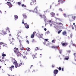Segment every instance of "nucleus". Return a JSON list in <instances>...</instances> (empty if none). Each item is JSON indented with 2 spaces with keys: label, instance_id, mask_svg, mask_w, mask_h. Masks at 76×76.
Here are the masks:
<instances>
[{
  "label": "nucleus",
  "instance_id": "6ab92c4d",
  "mask_svg": "<svg viewBox=\"0 0 76 76\" xmlns=\"http://www.w3.org/2000/svg\"><path fill=\"white\" fill-rule=\"evenodd\" d=\"M20 48L21 50H23L24 49V48L23 47V46L22 45H20Z\"/></svg>",
  "mask_w": 76,
  "mask_h": 76
},
{
  "label": "nucleus",
  "instance_id": "ddd939ff",
  "mask_svg": "<svg viewBox=\"0 0 76 76\" xmlns=\"http://www.w3.org/2000/svg\"><path fill=\"white\" fill-rule=\"evenodd\" d=\"M14 67V66H11V67H9V69L10 70H11V71H12V68H13Z\"/></svg>",
  "mask_w": 76,
  "mask_h": 76
},
{
  "label": "nucleus",
  "instance_id": "2f4dec72",
  "mask_svg": "<svg viewBox=\"0 0 76 76\" xmlns=\"http://www.w3.org/2000/svg\"><path fill=\"white\" fill-rule=\"evenodd\" d=\"M20 65H24V64H23V62H21V61L20 63Z\"/></svg>",
  "mask_w": 76,
  "mask_h": 76
},
{
  "label": "nucleus",
  "instance_id": "1a4fd4ad",
  "mask_svg": "<svg viewBox=\"0 0 76 76\" xmlns=\"http://www.w3.org/2000/svg\"><path fill=\"white\" fill-rule=\"evenodd\" d=\"M37 37L39 38H42V35L41 34H37Z\"/></svg>",
  "mask_w": 76,
  "mask_h": 76
},
{
  "label": "nucleus",
  "instance_id": "69168bd1",
  "mask_svg": "<svg viewBox=\"0 0 76 76\" xmlns=\"http://www.w3.org/2000/svg\"><path fill=\"white\" fill-rule=\"evenodd\" d=\"M49 22H51V20H50Z\"/></svg>",
  "mask_w": 76,
  "mask_h": 76
},
{
  "label": "nucleus",
  "instance_id": "603ef678",
  "mask_svg": "<svg viewBox=\"0 0 76 76\" xmlns=\"http://www.w3.org/2000/svg\"><path fill=\"white\" fill-rule=\"evenodd\" d=\"M62 70L63 72V71H64V68H62Z\"/></svg>",
  "mask_w": 76,
  "mask_h": 76
},
{
  "label": "nucleus",
  "instance_id": "a878e982",
  "mask_svg": "<svg viewBox=\"0 0 76 76\" xmlns=\"http://www.w3.org/2000/svg\"><path fill=\"white\" fill-rule=\"evenodd\" d=\"M56 68L57 69H58L59 71H60V70H61V67H59L58 68V67H57Z\"/></svg>",
  "mask_w": 76,
  "mask_h": 76
},
{
  "label": "nucleus",
  "instance_id": "6e6552de",
  "mask_svg": "<svg viewBox=\"0 0 76 76\" xmlns=\"http://www.w3.org/2000/svg\"><path fill=\"white\" fill-rule=\"evenodd\" d=\"M24 25L25 26L26 28V29H28L29 28V26L27 24V23H24Z\"/></svg>",
  "mask_w": 76,
  "mask_h": 76
},
{
  "label": "nucleus",
  "instance_id": "a211bd4d",
  "mask_svg": "<svg viewBox=\"0 0 76 76\" xmlns=\"http://www.w3.org/2000/svg\"><path fill=\"white\" fill-rule=\"evenodd\" d=\"M45 15H42L41 14H40L39 15V16H40V18L41 19L43 18L44 17V16H45Z\"/></svg>",
  "mask_w": 76,
  "mask_h": 76
},
{
  "label": "nucleus",
  "instance_id": "0eeeda50",
  "mask_svg": "<svg viewBox=\"0 0 76 76\" xmlns=\"http://www.w3.org/2000/svg\"><path fill=\"white\" fill-rule=\"evenodd\" d=\"M16 54L17 57H20L22 56V54L19 51L17 52Z\"/></svg>",
  "mask_w": 76,
  "mask_h": 76
},
{
  "label": "nucleus",
  "instance_id": "37998d69",
  "mask_svg": "<svg viewBox=\"0 0 76 76\" xmlns=\"http://www.w3.org/2000/svg\"><path fill=\"white\" fill-rule=\"evenodd\" d=\"M24 54H27V52H26V51H25L24 52Z\"/></svg>",
  "mask_w": 76,
  "mask_h": 76
},
{
  "label": "nucleus",
  "instance_id": "f257e3e1",
  "mask_svg": "<svg viewBox=\"0 0 76 76\" xmlns=\"http://www.w3.org/2000/svg\"><path fill=\"white\" fill-rule=\"evenodd\" d=\"M68 18H69V20L70 22H73L75 20L76 16H73L72 15H70L68 16Z\"/></svg>",
  "mask_w": 76,
  "mask_h": 76
},
{
  "label": "nucleus",
  "instance_id": "4d7b16f0",
  "mask_svg": "<svg viewBox=\"0 0 76 76\" xmlns=\"http://www.w3.org/2000/svg\"><path fill=\"white\" fill-rule=\"evenodd\" d=\"M1 62H4V60H2L1 61Z\"/></svg>",
  "mask_w": 76,
  "mask_h": 76
},
{
  "label": "nucleus",
  "instance_id": "13d9d810",
  "mask_svg": "<svg viewBox=\"0 0 76 76\" xmlns=\"http://www.w3.org/2000/svg\"><path fill=\"white\" fill-rule=\"evenodd\" d=\"M2 59H4V57H2Z\"/></svg>",
  "mask_w": 76,
  "mask_h": 76
},
{
  "label": "nucleus",
  "instance_id": "e2e57ef3",
  "mask_svg": "<svg viewBox=\"0 0 76 76\" xmlns=\"http://www.w3.org/2000/svg\"><path fill=\"white\" fill-rule=\"evenodd\" d=\"M73 25H75V23H73Z\"/></svg>",
  "mask_w": 76,
  "mask_h": 76
},
{
  "label": "nucleus",
  "instance_id": "8fccbe9b",
  "mask_svg": "<svg viewBox=\"0 0 76 76\" xmlns=\"http://www.w3.org/2000/svg\"><path fill=\"white\" fill-rule=\"evenodd\" d=\"M59 25H62V23H59Z\"/></svg>",
  "mask_w": 76,
  "mask_h": 76
},
{
  "label": "nucleus",
  "instance_id": "9d476101",
  "mask_svg": "<svg viewBox=\"0 0 76 76\" xmlns=\"http://www.w3.org/2000/svg\"><path fill=\"white\" fill-rule=\"evenodd\" d=\"M61 44L63 46H66V45L69 44L67 43V42H65V43L62 42L61 43Z\"/></svg>",
  "mask_w": 76,
  "mask_h": 76
},
{
  "label": "nucleus",
  "instance_id": "58836bf2",
  "mask_svg": "<svg viewBox=\"0 0 76 76\" xmlns=\"http://www.w3.org/2000/svg\"><path fill=\"white\" fill-rule=\"evenodd\" d=\"M66 52H67V53H70V52H71V51L70 50H67L66 51Z\"/></svg>",
  "mask_w": 76,
  "mask_h": 76
},
{
  "label": "nucleus",
  "instance_id": "f3484780",
  "mask_svg": "<svg viewBox=\"0 0 76 76\" xmlns=\"http://www.w3.org/2000/svg\"><path fill=\"white\" fill-rule=\"evenodd\" d=\"M23 16L24 19L27 18V16L26 15V14H23Z\"/></svg>",
  "mask_w": 76,
  "mask_h": 76
},
{
  "label": "nucleus",
  "instance_id": "bf43d9fd",
  "mask_svg": "<svg viewBox=\"0 0 76 76\" xmlns=\"http://www.w3.org/2000/svg\"><path fill=\"white\" fill-rule=\"evenodd\" d=\"M56 24V25H59V23L57 22Z\"/></svg>",
  "mask_w": 76,
  "mask_h": 76
},
{
  "label": "nucleus",
  "instance_id": "bb28decb",
  "mask_svg": "<svg viewBox=\"0 0 76 76\" xmlns=\"http://www.w3.org/2000/svg\"><path fill=\"white\" fill-rule=\"evenodd\" d=\"M37 50H39V48L38 47H36L35 49V51H37Z\"/></svg>",
  "mask_w": 76,
  "mask_h": 76
},
{
  "label": "nucleus",
  "instance_id": "aec40b11",
  "mask_svg": "<svg viewBox=\"0 0 76 76\" xmlns=\"http://www.w3.org/2000/svg\"><path fill=\"white\" fill-rule=\"evenodd\" d=\"M14 18H15V20H16L18 18V15H14Z\"/></svg>",
  "mask_w": 76,
  "mask_h": 76
},
{
  "label": "nucleus",
  "instance_id": "09e8293b",
  "mask_svg": "<svg viewBox=\"0 0 76 76\" xmlns=\"http://www.w3.org/2000/svg\"><path fill=\"white\" fill-rule=\"evenodd\" d=\"M44 30L45 31H47V28H44Z\"/></svg>",
  "mask_w": 76,
  "mask_h": 76
},
{
  "label": "nucleus",
  "instance_id": "b1692460",
  "mask_svg": "<svg viewBox=\"0 0 76 76\" xmlns=\"http://www.w3.org/2000/svg\"><path fill=\"white\" fill-rule=\"evenodd\" d=\"M11 59L12 62V63H13L14 61H15V59L13 58H11Z\"/></svg>",
  "mask_w": 76,
  "mask_h": 76
},
{
  "label": "nucleus",
  "instance_id": "f8f14e48",
  "mask_svg": "<svg viewBox=\"0 0 76 76\" xmlns=\"http://www.w3.org/2000/svg\"><path fill=\"white\" fill-rule=\"evenodd\" d=\"M58 2L59 3H61L62 4L64 3V0H59L58 1Z\"/></svg>",
  "mask_w": 76,
  "mask_h": 76
},
{
  "label": "nucleus",
  "instance_id": "c756f323",
  "mask_svg": "<svg viewBox=\"0 0 76 76\" xmlns=\"http://www.w3.org/2000/svg\"><path fill=\"white\" fill-rule=\"evenodd\" d=\"M3 44V42H0V50L1 49V46H0L1 45H2Z\"/></svg>",
  "mask_w": 76,
  "mask_h": 76
},
{
  "label": "nucleus",
  "instance_id": "774afa93",
  "mask_svg": "<svg viewBox=\"0 0 76 76\" xmlns=\"http://www.w3.org/2000/svg\"><path fill=\"white\" fill-rule=\"evenodd\" d=\"M56 15H57V16H58V14H56Z\"/></svg>",
  "mask_w": 76,
  "mask_h": 76
},
{
  "label": "nucleus",
  "instance_id": "79ce46f5",
  "mask_svg": "<svg viewBox=\"0 0 76 76\" xmlns=\"http://www.w3.org/2000/svg\"><path fill=\"white\" fill-rule=\"evenodd\" d=\"M59 10H60V11H61V12H62V11H63V10H62V9L61 8H59Z\"/></svg>",
  "mask_w": 76,
  "mask_h": 76
},
{
  "label": "nucleus",
  "instance_id": "680f3d73",
  "mask_svg": "<svg viewBox=\"0 0 76 76\" xmlns=\"http://www.w3.org/2000/svg\"><path fill=\"white\" fill-rule=\"evenodd\" d=\"M51 7H52L50 5V9H51Z\"/></svg>",
  "mask_w": 76,
  "mask_h": 76
},
{
  "label": "nucleus",
  "instance_id": "7c9ffc66",
  "mask_svg": "<svg viewBox=\"0 0 76 76\" xmlns=\"http://www.w3.org/2000/svg\"><path fill=\"white\" fill-rule=\"evenodd\" d=\"M31 1L33 3H34L36 2V0H31Z\"/></svg>",
  "mask_w": 76,
  "mask_h": 76
},
{
  "label": "nucleus",
  "instance_id": "c85d7f7f",
  "mask_svg": "<svg viewBox=\"0 0 76 76\" xmlns=\"http://www.w3.org/2000/svg\"><path fill=\"white\" fill-rule=\"evenodd\" d=\"M52 42H53V43H55L56 42V39L53 40L52 41Z\"/></svg>",
  "mask_w": 76,
  "mask_h": 76
},
{
  "label": "nucleus",
  "instance_id": "dca6fc26",
  "mask_svg": "<svg viewBox=\"0 0 76 76\" xmlns=\"http://www.w3.org/2000/svg\"><path fill=\"white\" fill-rule=\"evenodd\" d=\"M64 59L66 60H69V56H65L64 58Z\"/></svg>",
  "mask_w": 76,
  "mask_h": 76
},
{
  "label": "nucleus",
  "instance_id": "f704fd0d",
  "mask_svg": "<svg viewBox=\"0 0 76 76\" xmlns=\"http://www.w3.org/2000/svg\"><path fill=\"white\" fill-rule=\"evenodd\" d=\"M23 58H27V57L26 56H23Z\"/></svg>",
  "mask_w": 76,
  "mask_h": 76
},
{
  "label": "nucleus",
  "instance_id": "f03ea898",
  "mask_svg": "<svg viewBox=\"0 0 76 76\" xmlns=\"http://www.w3.org/2000/svg\"><path fill=\"white\" fill-rule=\"evenodd\" d=\"M13 63V64L15 65V68H17L18 67H20L21 66L20 64L18 63L17 61L16 60Z\"/></svg>",
  "mask_w": 76,
  "mask_h": 76
},
{
  "label": "nucleus",
  "instance_id": "de8ad7c7",
  "mask_svg": "<svg viewBox=\"0 0 76 76\" xmlns=\"http://www.w3.org/2000/svg\"><path fill=\"white\" fill-rule=\"evenodd\" d=\"M45 41H48V39H45Z\"/></svg>",
  "mask_w": 76,
  "mask_h": 76
},
{
  "label": "nucleus",
  "instance_id": "ea45409f",
  "mask_svg": "<svg viewBox=\"0 0 76 76\" xmlns=\"http://www.w3.org/2000/svg\"><path fill=\"white\" fill-rule=\"evenodd\" d=\"M22 23H23V24H24V25H25V23H24V20H23V19L22 20Z\"/></svg>",
  "mask_w": 76,
  "mask_h": 76
},
{
  "label": "nucleus",
  "instance_id": "338daca9",
  "mask_svg": "<svg viewBox=\"0 0 76 76\" xmlns=\"http://www.w3.org/2000/svg\"><path fill=\"white\" fill-rule=\"evenodd\" d=\"M1 68V66H0V69Z\"/></svg>",
  "mask_w": 76,
  "mask_h": 76
},
{
  "label": "nucleus",
  "instance_id": "412c9836",
  "mask_svg": "<svg viewBox=\"0 0 76 76\" xmlns=\"http://www.w3.org/2000/svg\"><path fill=\"white\" fill-rule=\"evenodd\" d=\"M35 34L34 32H33V34H31V38H33L34 37V34Z\"/></svg>",
  "mask_w": 76,
  "mask_h": 76
},
{
  "label": "nucleus",
  "instance_id": "4be33fe9",
  "mask_svg": "<svg viewBox=\"0 0 76 76\" xmlns=\"http://www.w3.org/2000/svg\"><path fill=\"white\" fill-rule=\"evenodd\" d=\"M51 48H54L55 49H57L58 47H57V46H53L51 47Z\"/></svg>",
  "mask_w": 76,
  "mask_h": 76
},
{
  "label": "nucleus",
  "instance_id": "473e14b6",
  "mask_svg": "<svg viewBox=\"0 0 76 76\" xmlns=\"http://www.w3.org/2000/svg\"><path fill=\"white\" fill-rule=\"evenodd\" d=\"M59 53L60 54H61V53H62V51H63V50H59Z\"/></svg>",
  "mask_w": 76,
  "mask_h": 76
},
{
  "label": "nucleus",
  "instance_id": "4468645a",
  "mask_svg": "<svg viewBox=\"0 0 76 76\" xmlns=\"http://www.w3.org/2000/svg\"><path fill=\"white\" fill-rule=\"evenodd\" d=\"M21 34V32H20V31H18V34H17V35H18V37H17V38L18 40H19L20 39H19V35H18V34Z\"/></svg>",
  "mask_w": 76,
  "mask_h": 76
},
{
  "label": "nucleus",
  "instance_id": "864d4df0",
  "mask_svg": "<svg viewBox=\"0 0 76 76\" xmlns=\"http://www.w3.org/2000/svg\"><path fill=\"white\" fill-rule=\"evenodd\" d=\"M72 29H74V27H73V26L72 25Z\"/></svg>",
  "mask_w": 76,
  "mask_h": 76
},
{
  "label": "nucleus",
  "instance_id": "c9c22d12",
  "mask_svg": "<svg viewBox=\"0 0 76 76\" xmlns=\"http://www.w3.org/2000/svg\"><path fill=\"white\" fill-rule=\"evenodd\" d=\"M9 29H10V28H9L8 27H7V29H6V31H7V30L8 31H9Z\"/></svg>",
  "mask_w": 76,
  "mask_h": 76
},
{
  "label": "nucleus",
  "instance_id": "a19ab883",
  "mask_svg": "<svg viewBox=\"0 0 76 76\" xmlns=\"http://www.w3.org/2000/svg\"><path fill=\"white\" fill-rule=\"evenodd\" d=\"M34 3H33V2H31L30 3V4L31 6H32V5H33V4H34Z\"/></svg>",
  "mask_w": 76,
  "mask_h": 76
},
{
  "label": "nucleus",
  "instance_id": "20e7f679",
  "mask_svg": "<svg viewBox=\"0 0 76 76\" xmlns=\"http://www.w3.org/2000/svg\"><path fill=\"white\" fill-rule=\"evenodd\" d=\"M14 53H15V54L16 53H18V52H19V49H18V48H17L16 47H15L14 48Z\"/></svg>",
  "mask_w": 76,
  "mask_h": 76
},
{
  "label": "nucleus",
  "instance_id": "6e6d98bb",
  "mask_svg": "<svg viewBox=\"0 0 76 76\" xmlns=\"http://www.w3.org/2000/svg\"><path fill=\"white\" fill-rule=\"evenodd\" d=\"M54 65H52V67H53V68H54Z\"/></svg>",
  "mask_w": 76,
  "mask_h": 76
},
{
  "label": "nucleus",
  "instance_id": "7ed1b4c3",
  "mask_svg": "<svg viewBox=\"0 0 76 76\" xmlns=\"http://www.w3.org/2000/svg\"><path fill=\"white\" fill-rule=\"evenodd\" d=\"M58 71L57 69H55L53 71V74H54V76H56V75H57V74H58Z\"/></svg>",
  "mask_w": 76,
  "mask_h": 76
},
{
  "label": "nucleus",
  "instance_id": "0e129e2a",
  "mask_svg": "<svg viewBox=\"0 0 76 76\" xmlns=\"http://www.w3.org/2000/svg\"><path fill=\"white\" fill-rule=\"evenodd\" d=\"M9 36H11V34H9Z\"/></svg>",
  "mask_w": 76,
  "mask_h": 76
},
{
  "label": "nucleus",
  "instance_id": "5fc2aeb1",
  "mask_svg": "<svg viewBox=\"0 0 76 76\" xmlns=\"http://www.w3.org/2000/svg\"><path fill=\"white\" fill-rule=\"evenodd\" d=\"M72 36H73V35H72V34H71L70 35V37H71V38H72Z\"/></svg>",
  "mask_w": 76,
  "mask_h": 76
},
{
  "label": "nucleus",
  "instance_id": "052dcab7",
  "mask_svg": "<svg viewBox=\"0 0 76 76\" xmlns=\"http://www.w3.org/2000/svg\"><path fill=\"white\" fill-rule=\"evenodd\" d=\"M22 7H23V6H24V4H23L22 5Z\"/></svg>",
  "mask_w": 76,
  "mask_h": 76
},
{
  "label": "nucleus",
  "instance_id": "c03bdc74",
  "mask_svg": "<svg viewBox=\"0 0 76 76\" xmlns=\"http://www.w3.org/2000/svg\"><path fill=\"white\" fill-rule=\"evenodd\" d=\"M76 53H74V56H75V57H76Z\"/></svg>",
  "mask_w": 76,
  "mask_h": 76
},
{
  "label": "nucleus",
  "instance_id": "e433bc0d",
  "mask_svg": "<svg viewBox=\"0 0 76 76\" xmlns=\"http://www.w3.org/2000/svg\"><path fill=\"white\" fill-rule=\"evenodd\" d=\"M32 57H33V59H34V58H35V55H33L32 56Z\"/></svg>",
  "mask_w": 76,
  "mask_h": 76
},
{
  "label": "nucleus",
  "instance_id": "5701e85b",
  "mask_svg": "<svg viewBox=\"0 0 76 76\" xmlns=\"http://www.w3.org/2000/svg\"><path fill=\"white\" fill-rule=\"evenodd\" d=\"M62 34L63 35H65L67 34V33L66 31H64L63 32Z\"/></svg>",
  "mask_w": 76,
  "mask_h": 76
},
{
  "label": "nucleus",
  "instance_id": "72a5a7b5",
  "mask_svg": "<svg viewBox=\"0 0 76 76\" xmlns=\"http://www.w3.org/2000/svg\"><path fill=\"white\" fill-rule=\"evenodd\" d=\"M62 31V30H59L58 32V34H60V33H61V32Z\"/></svg>",
  "mask_w": 76,
  "mask_h": 76
},
{
  "label": "nucleus",
  "instance_id": "9b49d317",
  "mask_svg": "<svg viewBox=\"0 0 76 76\" xmlns=\"http://www.w3.org/2000/svg\"><path fill=\"white\" fill-rule=\"evenodd\" d=\"M50 15L51 17H54V16L56 15V14L53 12H52L50 13Z\"/></svg>",
  "mask_w": 76,
  "mask_h": 76
},
{
  "label": "nucleus",
  "instance_id": "423d86ee",
  "mask_svg": "<svg viewBox=\"0 0 76 76\" xmlns=\"http://www.w3.org/2000/svg\"><path fill=\"white\" fill-rule=\"evenodd\" d=\"M38 8V7H35V8L34 9V10L32 11L31 10V11L33 12H34V13H37L38 12V10H37V8Z\"/></svg>",
  "mask_w": 76,
  "mask_h": 76
},
{
  "label": "nucleus",
  "instance_id": "4c0bfd02",
  "mask_svg": "<svg viewBox=\"0 0 76 76\" xmlns=\"http://www.w3.org/2000/svg\"><path fill=\"white\" fill-rule=\"evenodd\" d=\"M6 56V54H2V57H5Z\"/></svg>",
  "mask_w": 76,
  "mask_h": 76
},
{
  "label": "nucleus",
  "instance_id": "cd10ccee",
  "mask_svg": "<svg viewBox=\"0 0 76 76\" xmlns=\"http://www.w3.org/2000/svg\"><path fill=\"white\" fill-rule=\"evenodd\" d=\"M26 50L28 51H30V50H31V49L29 48H26Z\"/></svg>",
  "mask_w": 76,
  "mask_h": 76
},
{
  "label": "nucleus",
  "instance_id": "393cba45",
  "mask_svg": "<svg viewBox=\"0 0 76 76\" xmlns=\"http://www.w3.org/2000/svg\"><path fill=\"white\" fill-rule=\"evenodd\" d=\"M2 34L3 35H6V34H7V33H6V31H4L3 32Z\"/></svg>",
  "mask_w": 76,
  "mask_h": 76
},
{
  "label": "nucleus",
  "instance_id": "49530a36",
  "mask_svg": "<svg viewBox=\"0 0 76 76\" xmlns=\"http://www.w3.org/2000/svg\"><path fill=\"white\" fill-rule=\"evenodd\" d=\"M18 4L19 5H20L21 4V3H20V2H19L18 3Z\"/></svg>",
  "mask_w": 76,
  "mask_h": 76
},
{
  "label": "nucleus",
  "instance_id": "a18cd8bd",
  "mask_svg": "<svg viewBox=\"0 0 76 76\" xmlns=\"http://www.w3.org/2000/svg\"><path fill=\"white\" fill-rule=\"evenodd\" d=\"M63 15L64 16V17H66V14H64Z\"/></svg>",
  "mask_w": 76,
  "mask_h": 76
},
{
  "label": "nucleus",
  "instance_id": "2eb2a0df",
  "mask_svg": "<svg viewBox=\"0 0 76 76\" xmlns=\"http://www.w3.org/2000/svg\"><path fill=\"white\" fill-rule=\"evenodd\" d=\"M43 18L44 21H45V22H46V20H47V17L45 15L43 16Z\"/></svg>",
  "mask_w": 76,
  "mask_h": 76
},
{
  "label": "nucleus",
  "instance_id": "39448f33",
  "mask_svg": "<svg viewBox=\"0 0 76 76\" xmlns=\"http://www.w3.org/2000/svg\"><path fill=\"white\" fill-rule=\"evenodd\" d=\"M7 4L8 5V6H9V8H10V7H12V4H11V3L9 2H7Z\"/></svg>",
  "mask_w": 76,
  "mask_h": 76
},
{
  "label": "nucleus",
  "instance_id": "3c124183",
  "mask_svg": "<svg viewBox=\"0 0 76 76\" xmlns=\"http://www.w3.org/2000/svg\"><path fill=\"white\" fill-rule=\"evenodd\" d=\"M27 43H28V44H29V41H28V40H27Z\"/></svg>",
  "mask_w": 76,
  "mask_h": 76
}]
</instances>
